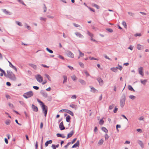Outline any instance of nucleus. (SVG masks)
<instances>
[{"instance_id":"obj_48","label":"nucleus","mask_w":149,"mask_h":149,"mask_svg":"<svg viewBox=\"0 0 149 149\" xmlns=\"http://www.w3.org/2000/svg\"><path fill=\"white\" fill-rule=\"evenodd\" d=\"M37 100L38 101V102L41 104V105H42V104H44V103L42 102L39 99H37Z\"/></svg>"},{"instance_id":"obj_8","label":"nucleus","mask_w":149,"mask_h":149,"mask_svg":"<svg viewBox=\"0 0 149 149\" xmlns=\"http://www.w3.org/2000/svg\"><path fill=\"white\" fill-rule=\"evenodd\" d=\"M143 70V68L142 67H141L138 68L139 73L142 76H143L144 74Z\"/></svg>"},{"instance_id":"obj_52","label":"nucleus","mask_w":149,"mask_h":149,"mask_svg":"<svg viewBox=\"0 0 149 149\" xmlns=\"http://www.w3.org/2000/svg\"><path fill=\"white\" fill-rule=\"evenodd\" d=\"M93 6L96 7L97 9H98L99 8V6L95 4H93Z\"/></svg>"},{"instance_id":"obj_39","label":"nucleus","mask_w":149,"mask_h":149,"mask_svg":"<svg viewBox=\"0 0 149 149\" xmlns=\"http://www.w3.org/2000/svg\"><path fill=\"white\" fill-rule=\"evenodd\" d=\"M10 123V120H7L6 121L5 123L7 125H9Z\"/></svg>"},{"instance_id":"obj_29","label":"nucleus","mask_w":149,"mask_h":149,"mask_svg":"<svg viewBox=\"0 0 149 149\" xmlns=\"http://www.w3.org/2000/svg\"><path fill=\"white\" fill-rule=\"evenodd\" d=\"M79 82L82 85H85L86 84L85 81L82 79H79Z\"/></svg>"},{"instance_id":"obj_51","label":"nucleus","mask_w":149,"mask_h":149,"mask_svg":"<svg viewBox=\"0 0 149 149\" xmlns=\"http://www.w3.org/2000/svg\"><path fill=\"white\" fill-rule=\"evenodd\" d=\"M73 25H74V26L76 27H80V25H79V24H76L75 23H73Z\"/></svg>"},{"instance_id":"obj_20","label":"nucleus","mask_w":149,"mask_h":149,"mask_svg":"<svg viewBox=\"0 0 149 149\" xmlns=\"http://www.w3.org/2000/svg\"><path fill=\"white\" fill-rule=\"evenodd\" d=\"M69 106L71 108L74 109L75 110L77 109V106L76 105L73 104H70Z\"/></svg>"},{"instance_id":"obj_18","label":"nucleus","mask_w":149,"mask_h":149,"mask_svg":"<svg viewBox=\"0 0 149 149\" xmlns=\"http://www.w3.org/2000/svg\"><path fill=\"white\" fill-rule=\"evenodd\" d=\"M52 143V140H50L47 141L45 143V145L46 147H47L49 144H51Z\"/></svg>"},{"instance_id":"obj_54","label":"nucleus","mask_w":149,"mask_h":149,"mask_svg":"<svg viewBox=\"0 0 149 149\" xmlns=\"http://www.w3.org/2000/svg\"><path fill=\"white\" fill-rule=\"evenodd\" d=\"M44 12H45L47 10V8L46 7V6L45 5V4H44Z\"/></svg>"},{"instance_id":"obj_25","label":"nucleus","mask_w":149,"mask_h":149,"mask_svg":"<svg viewBox=\"0 0 149 149\" xmlns=\"http://www.w3.org/2000/svg\"><path fill=\"white\" fill-rule=\"evenodd\" d=\"M138 143L140 146L141 147L143 148L144 147V145L143 142L141 141H139Z\"/></svg>"},{"instance_id":"obj_15","label":"nucleus","mask_w":149,"mask_h":149,"mask_svg":"<svg viewBox=\"0 0 149 149\" xmlns=\"http://www.w3.org/2000/svg\"><path fill=\"white\" fill-rule=\"evenodd\" d=\"M89 87L91 89V91L92 92L94 93H95V92H97V90L96 89L92 87L91 86H90Z\"/></svg>"},{"instance_id":"obj_55","label":"nucleus","mask_w":149,"mask_h":149,"mask_svg":"<svg viewBox=\"0 0 149 149\" xmlns=\"http://www.w3.org/2000/svg\"><path fill=\"white\" fill-rule=\"evenodd\" d=\"M79 65L81 67H82V68L84 67V64L83 63H81V62H79Z\"/></svg>"},{"instance_id":"obj_44","label":"nucleus","mask_w":149,"mask_h":149,"mask_svg":"<svg viewBox=\"0 0 149 149\" xmlns=\"http://www.w3.org/2000/svg\"><path fill=\"white\" fill-rule=\"evenodd\" d=\"M106 30L110 33H112L113 32V30L111 29L107 28Z\"/></svg>"},{"instance_id":"obj_64","label":"nucleus","mask_w":149,"mask_h":149,"mask_svg":"<svg viewBox=\"0 0 149 149\" xmlns=\"http://www.w3.org/2000/svg\"><path fill=\"white\" fill-rule=\"evenodd\" d=\"M33 88H34V89L36 90H38L39 89V87H38L37 86H33Z\"/></svg>"},{"instance_id":"obj_38","label":"nucleus","mask_w":149,"mask_h":149,"mask_svg":"<svg viewBox=\"0 0 149 149\" xmlns=\"http://www.w3.org/2000/svg\"><path fill=\"white\" fill-rule=\"evenodd\" d=\"M87 34L91 37V38H92L93 36V34L91 33H90L89 31H88Z\"/></svg>"},{"instance_id":"obj_49","label":"nucleus","mask_w":149,"mask_h":149,"mask_svg":"<svg viewBox=\"0 0 149 149\" xmlns=\"http://www.w3.org/2000/svg\"><path fill=\"white\" fill-rule=\"evenodd\" d=\"M89 58L90 60H98V59H97V58H94V57H89Z\"/></svg>"},{"instance_id":"obj_4","label":"nucleus","mask_w":149,"mask_h":149,"mask_svg":"<svg viewBox=\"0 0 149 149\" xmlns=\"http://www.w3.org/2000/svg\"><path fill=\"white\" fill-rule=\"evenodd\" d=\"M41 107L42 111L44 113L45 116L46 117L47 112V107L44 104L42 105Z\"/></svg>"},{"instance_id":"obj_7","label":"nucleus","mask_w":149,"mask_h":149,"mask_svg":"<svg viewBox=\"0 0 149 149\" xmlns=\"http://www.w3.org/2000/svg\"><path fill=\"white\" fill-rule=\"evenodd\" d=\"M59 127L60 129L61 130H63L65 129V127H64L63 124V121L61 122L59 125Z\"/></svg>"},{"instance_id":"obj_41","label":"nucleus","mask_w":149,"mask_h":149,"mask_svg":"<svg viewBox=\"0 0 149 149\" xmlns=\"http://www.w3.org/2000/svg\"><path fill=\"white\" fill-rule=\"evenodd\" d=\"M16 23L17 25L20 26H22L23 25L21 23L18 21H16Z\"/></svg>"},{"instance_id":"obj_50","label":"nucleus","mask_w":149,"mask_h":149,"mask_svg":"<svg viewBox=\"0 0 149 149\" xmlns=\"http://www.w3.org/2000/svg\"><path fill=\"white\" fill-rule=\"evenodd\" d=\"M134 47L132 46V45H130V46L128 47V49L132 50L133 49Z\"/></svg>"},{"instance_id":"obj_47","label":"nucleus","mask_w":149,"mask_h":149,"mask_svg":"<svg viewBox=\"0 0 149 149\" xmlns=\"http://www.w3.org/2000/svg\"><path fill=\"white\" fill-rule=\"evenodd\" d=\"M45 76L50 81V77L49 76V75H48L47 74H45Z\"/></svg>"},{"instance_id":"obj_53","label":"nucleus","mask_w":149,"mask_h":149,"mask_svg":"<svg viewBox=\"0 0 149 149\" xmlns=\"http://www.w3.org/2000/svg\"><path fill=\"white\" fill-rule=\"evenodd\" d=\"M84 72L86 76H90V74L88 73V72L86 70H85Z\"/></svg>"},{"instance_id":"obj_6","label":"nucleus","mask_w":149,"mask_h":149,"mask_svg":"<svg viewBox=\"0 0 149 149\" xmlns=\"http://www.w3.org/2000/svg\"><path fill=\"white\" fill-rule=\"evenodd\" d=\"M66 54L68 57L71 58H73L74 57V54L70 51H67Z\"/></svg>"},{"instance_id":"obj_42","label":"nucleus","mask_w":149,"mask_h":149,"mask_svg":"<svg viewBox=\"0 0 149 149\" xmlns=\"http://www.w3.org/2000/svg\"><path fill=\"white\" fill-rule=\"evenodd\" d=\"M46 49L47 50L48 52H49L50 53L52 54L53 53V51L52 50L49 49V48H47Z\"/></svg>"},{"instance_id":"obj_17","label":"nucleus","mask_w":149,"mask_h":149,"mask_svg":"<svg viewBox=\"0 0 149 149\" xmlns=\"http://www.w3.org/2000/svg\"><path fill=\"white\" fill-rule=\"evenodd\" d=\"M41 93L43 97H47V93L44 91H42L41 92Z\"/></svg>"},{"instance_id":"obj_58","label":"nucleus","mask_w":149,"mask_h":149,"mask_svg":"<svg viewBox=\"0 0 149 149\" xmlns=\"http://www.w3.org/2000/svg\"><path fill=\"white\" fill-rule=\"evenodd\" d=\"M71 142H69L68 143H67V144L66 145H65V146H64V148H65L66 149V148H67V147H68V146L69 145H70L71 144Z\"/></svg>"},{"instance_id":"obj_24","label":"nucleus","mask_w":149,"mask_h":149,"mask_svg":"<svg viewBox=\"0 0 149 149\" xmlns=\"http://www.w3.org/2000/svg\"><path fill=\"white\" fill-rule=\"evenodd\" d=\"M141 83L143 84L144 85H145L146 84V83L148 81V80L147 79H144V80H142V79L141 80H140Z\"/></svg>"},{"instance_id":"obj_12","label":"nucleus","mask_w":149,"mask_h":149,"mask_svg":"<svg viewBox=\"0 0 149 149\" xmlns=\"http://www.w3.org/2000/svg\"><path fill=\"white\" fill-rule=\"evenodd\" d=\"M32 109L35 112H37L38 111V108L36 107L35 106L34 104H32Z\"/></svg>"},{"instance_id":"obj_21","label":"nucleus","mask_w":149,"mask_h":149,"mask_svg":"<svg viewBox=\"0 0 149 149\" xmlns=\"http://www.w3.org/2000/svg\"><path fill=\"white\" fill-rule=\"evenodd\" d=\"M65 112L67 113H68L70 114L72 116H74V113H73L70 110H68V109H66V111H65Z\"/></svg>"},{"instance_id":"obj_5","label":"nucleus","mask_w":149,"mask_h":149,"mask_svg":"<svg viewBox=\"0 0 149 149\" xmlns=\"http://www.w3.org/2000/svg\"><path fill=\"white\" fill-rule=\"evenodd\" d=\"M35 78L38 82L41 83L43 81V77L40 74H37L35 76Z\"/></svg>"},{"instance_id":"obj_1","label":"nucleus","mask_w":149,"mask_h":149,"mask_svg":"<svg viewBox=\"0 0 149 149\" xmlns=\"http://www.w3.org/2000/svg\"><path fill=\"white\" fill-rule=\"evenodd\" d=\"M7 72L8 73L7 78H9L13 81L16 80V77L15 74L10 70H7Z\"/></svg>"},{"instance_id":"obj_22","label":"nucleus","mask_w":149,"mask_h":149,"mask_svg":"<svg viewBox=\"0 0 149 149\" xmlns=\"http://www.w3.org/2000/svg\"><path fill=\"white\" fill-rule=\"evenodd\" d=\"M56 136L58 137H61L63 138H64L65 137V136L64 134H61L59 133H57L56 134Z\"/></svg>"},{"instance_id":"obj_32","label":"nucleus","mask_w":149,"mask_h":149,"mask_svg":"<svg viewBox=\"0 0 149 149\" xmlns=\"http://www.w3.org/2000/svg\"><path fill=\"white\" fill-rule=\"evenodd\" d=\"M63 78H64V80L63 81V83H64L67 82V77L66 76L64 75L63 76Z\"/></svg>"},{"instance_id":"obj_37","label":"nucleus","mask_w":149,"mask_h":149,"mask_svg":"<svg viewBox=\"0 0 149 149\" xmlns=\"http://www.w3.org/2000/svg\"><path fill=\"white\" fill-rule=\"evenodd\" d=\"M122 24L124 26L125 28H127L126 23L125 21H123L122 22Z\"/></svg>"},{"instance_id":"obj_27","label":"nucleus","mask_w":149,"mask_h":149,"mask_svg":"<svg viewBox=\"0 0 149 149\" xmlns=\"http://www.w3.org/2000/svg\"><path fill=\"white\" fill-rule=\"evenodd\" d=\"M118 68H111V70L113 71L114 72H116L117 71Z\"/></svg>"},{"instance_id":"obj_45","label":"nucleus","mask_w":149,"mask_h":149,"mask_svg":"<svg viewBox=\"0 0 149 149\" xmlns=\"http://www.w3.org/2000/svg\"><path fill=\"white\" fill-rule=\"evenodd\" d=\"M134 36L135 37L137 36H141V33H137L134 35Z\"/></svg>"},{"instance_id":"obj_43","label":"nucleus","mask_w":149,"mask_h":149,"mask_svg":"<svg viewBox=\"0 0 149 149\" xmlns=\"http://www.w3.org/2000/svg\"><path fill=\"white\" fill-rule=\"evenodd\" d=\"M104 123V121L102 119H101L99 122V123L100 125H102Z\"/></svg>"},{"instance_id":"obj_57","label":"nucleus","mask_w":149,"mask_h":149,"mask_svg":"<svg viewBox=\"0 0 149 149\" xmlns=\"http://www.w3.org/2000/svg\"><path fill=\"white\" fill-rule=\"evenodd\" d=\"M58 57L60 58V59H61L62 60H64V57L63 56H62L61 55H59L58 56Z\"/></svg>"},{"instance_id":"obj_56","label":"nucleus","mask_w":149,"mask_h":149,"mask_svg":"<svg viewBox=\"0 0 149 149\" xmlns=\"http://www.w3.org/2000/svg\"><path fill=\"white\" fill-rule=\"evenodd\" d=\"M104 57L106 59H107L111 61V59L109 57H108L107 55H104Z\"/></svg>"},{"instance_id":"obj_33","label":"nucleus","mask_w":149,"mask_h":149,"mask_svg":"<svg viewBox=\"0 0 149 149\" xmlns=\"http://www.w3.org/2000/svg\"><path fill=\"white\" fill-rule=\"evenodd\" d=\"M78 51L79 53V55L81 57H83L84 56V54L83 53L81 52L80 50H78Z\"/></svg>"},{"instance_id":"obj_13","label":"nucleus","mask_w":149,"mask_h":149,"mask_svg":"<svg viewBox=\"0 0 149 149\" xmlns=\"http://www.w3.org/2000/svg\"><path fill=\"white\" fill-rule=\"evenodd\" d=\"M75 34L77 36L79 37L80 38H84V36L83 35H81L80 33L79 32H76L75 33Z\"/></svg>"},{"instance_id":"obj_30","label":"nucleus","mask_w":149,"mask_h":149,"mask_svg":"<svg viewBox=\"0 0 149 149\" xmlns=\"http://www.w3.org/2000/svg\"><path fill=\"white\" fill-rule=\"evenodd\" d=\"M104 141L103 139H101L100 140L98 143V144L100 145H101L103 143Z\"/></svg>"},{"instance_id":"obj_2","label":"nucleus","mask_w":149,"mask_h":149,"mask_svg":"<svg viewBox=\"0 0 149 149\" xmlns=\"http://www.w3.org/2000/svg\"><path fill=\"white\" fill-rule=\"evenodd\" d=\"M125 93H123L120 100V104L121 108L123 107L124 106L125 104Z\"/></svg>"},{"instance_id":"obj_60","label":"nucleus","mask_w":149,"mask_h":149,"mask_svg":"<svg viewBox=\"0 0 149 149\" xmlns=\"http://www.w3.org/2000/svg\"><path fill=\"white\" fill-rule=\"evenodd\" d=\"M117 68H118V69L120 70H121L123 69L122 66L120 65H118V67Z\"/></svg>"},{"instance_id":"obj_19","label":"nucleus","mask_w":149,"mask_h":149,"mask_svg":"<svg viewBox=\"0 0 149 149\" xmlns=\"http://www.w3.org/2000/svg\"><path fill=\"white\" fill-rule=\"evenodd\" d=\"M3 11L6 15H10L11 14V13L10 12L7 11L6 9H3Z\"/></svg>"},{"instance_id":"obj_10","label":"nucleus","mask_w":149,"mask_h":149,"mask_svg":"<svg viewBox=\"0 0 149 149\" xmlns=\"http://www.w3.org/2000/svg\"><path fill=\"white\" fill-rule=\"evenodd\" d=\"M9 64V66L12 68L16 72L17 71V68L14 66L10 62L8 61Z\"/></svg>"},{"instance_id":"obj_35","label":"nucleus","mask_w":149,"mask_h":149,"mask_svg":"<svg viewBox=\"0 0 149 149\" xmlns=\"http://www.w3.org/2000/svg\"><path fill=\"white\" fill-rule=\"evenodd\" d=\"M129 97L132 100H134L136 98V97L133 95H130L129 96Z\"/></svg>"},{"instance_id":"obj_23","label":"nucleus","mask_w":149,"mask_h":149,"mask_svg":"<svg viewBox=\"0 0 149 149\" xmlns=\"http://www.w3.org/2000/svg\"><path fill=\"white\" fill-rule=\"evenodd\" d=\"M137 48L139 50H141L143 49V47L140 44H138L137 45Z\"/></svg>"},{"instance_id":"obj_46","label":"nucleus","mask_w":149,"mask_h":149,"mask_svg":"<svg viewBox=\"0 0 149 149\" xmlns=\"http://www.w3.org/2000/svg\"><path fill=\"white\" fill-rule=\"evenodd\" d=\"M25 26L28 29V30H30L31 29V27L28 25H27V24H25Z\"/></svg>"},{"instance_id":"obj_9","label":"nucleus","mask_w":149,"mask_h":149,"mask_svg":"<svg viewBox=\"0 0 149 149\" xmlns=\"http://www.w3.org/2000/svg\"><path fill=\"white\" fill-rule=\"evenodd\" d=\"M97 80L98 82L100 85L102 86L103 84V80L100 77H99L97 78Z\"/></svg>"},{"instance_id":"obj_36","label":"nucleus","mask_w":149,"mask_h":149,"mask_svg":"<svg viewBox=\"0 0 149 149\" xmlns=\"http://www.w3.org/2000/svg\"><path fill=\"white\" fill-rule=\"evenodd\" d=\"M103 14L105 16H107L109 15V13L108 12H107V11L106 10L104 11Z\"/></svg>"},{"instance_id":"obj_61","label":"nucleus","mask_w":149,"mask_h":149,"mask_svg":"<svg viewBox=\"0 0 149 149\" xmlns=\"http://www.w3.org/2000/svg\"><path fill=\"white\" fill-rule=\"evenodd\" d=\"M2 72L3 73V74H4L5 76L7 78L8 73L6 74L5 72L3 70Z\"/></svg>"},{"instance_id":"obj_14","label":"nucleus","mask_w":149,"mask_h":149,"mask_svg":"<svg viewBox=\"0 0 149 149\" xmlns=\"http://www.w3.org/2000/svg\"><path fill=\"white\" fill-rule=\"evenodd\" d=\"M79 140H78L77 141L76 143L74 144L72 147V148H76V147H77V146H78L79 145Z\"/></svg>"},{"instance_id":"obj_62","label":"nucleus","mask_w":149,"mask_h":149,"mask_svg":"<svg viewBox=\"0 0 149 149\" xmlns=\"http://www.w3.org/2000/svg\"><path fill=\"white\" fill-rule=\"evenodd\" d=\"M71 98L72 99H76L77 98V96L76 95H73L72 96Z\"/></svg>"},{"instance_id":"obj_40","label":"nucleus","mask_w":149,"mask_h":149,"mask_svg":"<svg viewBox=\"0 0 149 149\" xmlns=\"http://www.w3.org/2000/svg\"><path fill=\"white\" fill-rule=\"evenodd\" d=\"M20 3L26 6V4L24 3V2L22 0H17Z\"/></svg>"},{"instance_id":"obj_63","label":"nucleus","mask_w":149,"mask_h":149,"mask_svg":"<svg viewBox=\"0 0 149 149\" xmlns=\"http://www.w3.org/2000/svg\"><path fill=\"white\" fill-rule=\"evenodd\" d=\"M105 140H107L109 138V136L107 134H106L104 136Z\"/></svg>"},{"instance_id":"obj_11","label":"nucleus","mask_w":149,"mask_h":149,"mask_svg":"<svg viewBox=\"0 0 149 149\" xmlns=\"http://www.w3.org/2000/svg\"><path fill=\"white\" fill-rule=\"evenodd\" d=\"M74 132L73 130L71 131L68 134L67 136V139H68L69 138L71 137L73 134Z\"/></svg>"},{"instance_id":"obj_16","label":"nucleus","mask_w":149,"mask_h":149,"mask_svg":"<svg viewBox=\"0 0 149 149\" xmlns=\"http://www.w3.org/2000/svg\"><path fill=\"white\" fill-rule=\"evenodd\" d=\"M29 65L33 68L34 70L37 69V67L36 65L31 63H29Z\"/></svg>"},{"instance_id":"obj_31","label":"nucleus","mask_w":149,"mask_h":149,"mask_svg":"<svg viewBox=\"0 0 149 149\" xmlns=\"http://www.w3.org/2000/svg\"><path fill=\"white\" fill-rule=\"evenodd\" d=\"M102 130L105 132L107 133L108 132V130L104 127H103L102 128Z\"/></svg>"},{"instance_id":"obj_34","label":"nucleus","mask_w":149,"mask_h":149,"mask_svg":"<svg viewBox=\"0 0 149 149\" xmlns=\"http://www.w3.org/2000/svg\"><path fill=\"white\" fill-rule=\"evenodd\" d=\"M71 77L72 80H73L74 81L76 80L77 79V77L74 75L73 76H71Z\"/></svg>"},{"instance_id":"obj_3","label":"nucleus","mask_w":149,"mask_h":149,"mask_svg":"<svg viewBox=\"0 0 149 149\" xmlns=\"http://www.w3.org/2000/svg\"><path fill=\"white\" fill-rule=\"evenodd\" d=\"M33 93L32 91H30L26 93H25L23 95V97L27 99L31 97L33 95Z\"/></svg>"},{"instance_id":"obj_26","label":"nucleus","mask_w":149,"mask_h":149,"mask_svg":"<svg viewBox=\"0 0 149 149\" xmlns=\"http://www.w3.org/2000/svg\"><path fill=\"white\" fill-rule=\"evenodd\" d=\"M70 119L71 117L69 115L67 116L66 118V120L67 122H69L70 121Z\"/></svg>"},{"instance_id":"obj_59","label":"nucleus","mask_w":149,"mask_h":149,"mask_svg":"<svg viewBox=\"0 0 149 149\" xmlns=\"http://www.w3.org/2000/svg\"><path fill=\"white\" fill-rule=\"evenodd\" d=\"M128 13L129 15L132 16H133L134 15V13H132L131 12H128Z\"/></svg>"},{"instance_id":"obj_28","label":"nucleus","mask_w":149,"mask_h":149,"mask_svg":"<svg viewBox=\"0 0 149 149\" xmlns=\"http://www.w3.org/2000/svg\"><path fill=\"white\" fill-rule=\"evenodd\" d=\"M128 88L129 90L132 91L134 92L135 91L134 90V89L132 87V86L131 85H129L128 86Z\"/></svg>"}]
</instances>
